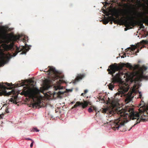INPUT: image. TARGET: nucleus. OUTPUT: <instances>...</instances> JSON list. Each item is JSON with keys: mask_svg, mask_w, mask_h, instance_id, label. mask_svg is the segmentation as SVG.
Here are the masks:
<instances>
[{"mask_svg": "<svg viewBox=\"0 0 148 148\" xmlns=\"http://www.w3.org/2000/svg\"><path fill=\"white\" fill-rule=\"evenodd\" d=\"M139 97L140 98H141L142 97V94L141 93V92H140L139 93Z\"/></svg>", "mask_w": 148, "mask_h": 148, "instance_id": "32", "label": "nucleus"}, {"mask_svg": "<svg viewBox=\"0 0 148 148\" xmlns=\"http://www.w3.org/2000/svg\"><path fill=\"white\" fill-rule=\"evenodd\" d=\"M64 93V92H63L60 91L58 92L57 94L58 96H60L61 95L63 94Z\"/></svg>", "mask_w": 148, "mask_h": 148, "instance_id": "24", "label": "nucleus"}, {"mask_svg": "<svg viewBox=\"0 0 148 148\" xmlns=\"http://www.w3.org/2000/svg\"><path fill=\"white\" fill-rule=\"evenodd\" d=\"M124 6L125 7H128L129 5V3H127L123 4Z\"/></svg>", "mask_w": 148, "mask_h": 148, "instance_id": "27", "label": "nucleus"}, {"mask_svg": "<svg viewBox=\"0 0 148 148\" xmlns=\"http://www.w3.org/2000/svg\"><path fill=\"white\" fill-rule=\"evenodd\" d=\"M122 75V73L121 72L119 71V72L118 73H116L115 77H117L118 79L119 78L120 76Z\"/></svg>", "mask_w": 148, "mask_h": 148, "instance_id": "20", "label": "nucleus"}, {"mask_svg": "<svg viewBox=\"0 0 148 148\" xmlns=\"http://www.w3.org/2000/svg\"><path fill=\"white\" fill-rule=\"evenodd\" d=\"M10 101L11 102H13V103H15L16 104L17 103V102L15 100H14L12 98H11L10 99Z\"/></svg>", "mask_w": 148, "mask_h": 148, "instance_id": "26", "label": "nucleus"}, {"mask_svg": "<svg viewBox=\"0 0 148 148\" xmlns=\"http://www.w3.org/2000/svg\"><path fill=\"white\" fill-rule=\"evenodd\" d=\"M129 88L128 87L121 86L120 88V91H119V92H117L116 94L115 98H116L118 95V96L121 95V97L122 95H125V93L128 91Z\"/></svg>", "mask_w": 148, "mask_h": 148, "instance_id": "11", "label": "nucleus"}, {"mask_svg": "<svg viewBox=\"0 0 148 148\" xmlns=\"http://www.w3.org/2000/svg\"><path fill=\"white\" fill-rule=\"evenodd\" d=\"M48 67L49 69L47 70L46 69L44 71L45 72H48V74L50 76H51V75L53 74L54 75V77H52V80L53 81H55L56 84L60 85L62 83L64 82V81L61 79H63L64 77L63 75H58L56 74V71L55 70V68L52 66H49Z\"/></svg>", "mask_w": 148, "mask_h": 148, "instance_id": "4", "label": "nucleus"}, {"mask_svg": "<svg viewBox=\"0 0 148 148\" xmlns=\"http://www.w3.org/2000/svg\"><path fill=\"white\" fill-rule=\"evenodd\" d=\"M132 93L133 92H128L125 100L126 103H128L132 101V99L133 97V96L132 95Z\"/></svg>", "mask_w": 148, "mask_h": 148, "instance_id": "14", "label": "nucleus"}, {"mask_svg": "<svg viewBox=\"0 0 148 148\" xmlns=\"http://www.w3.org/2000/svg\"><path fill=\"white\" fill-rule=\"evenodd\" d=\"M108 19H105L103 21V23L105 25L108 24L109 22Z\"/></svg>", "mask_w": 148, "mask_h": 148, "instance_id": "21", "label": "nucleus"}, {"mask_svg": "<svg viewBox=\"0 0 148 148\" xmlns=\"http://www.w3.org/2000/svg\"><path fill=\"white\" fill-rule=\"evenodd\" d=\"M23 90L21 93V95H24L25 96H28L34 101V99L36 98V92L34 89L31 90L29 87L26 86L23 87Z\"/></svg>", "mask_w": 148, "mask_h": 148, "instance_id": "6", "label": "nucleus"}, {"mask_svg": "<svg viewBox=\"0 0 148 148\" xmlns=\"http://www.w3.org/2000/svg\"><path fill=\"white\" fill-rule=\"evenodd\" d=\"M25 46H22L21 47L18 48L16 49V51L13 54V56H15L17 54V53L20 51H22V52L20 54H25L27 51H28L30 49V48L28 47L27 48L26 47V44H25Z\"/></svg>", "mask_w": 148, "mask_h": 148, "instance_id": "10", "label": "nucleus"}, {"mask_svg": "<svg viewBox=\"0 0 148 148\" xmlns=\"http://www.w3.org/2000/svg\"><path fill=\"white\" fill-rule=\"evenodd\" d=\"M137 12L138 14L137 16L139 18V20L138 21H135L132 17L128 16L130 21L125 20L124 23L125 27H130V28L131 29V26L134 27L136 25H138L144 28L143 23L148 25V9L144 12H139L137 11Z\"/></svg>", "mask_w": 148, "mask_h": 148, "instance_id": "2", "label": "nucleus"}, {"mask_svg": "<svg viewBox=\"0 0 148 148\" xmlns=\"http://www.w3.org/2000/svg\"><path fill=\"white\" fill-rule=\"evenodd\" d=\"M6 85L9 87L8 88L3 84H0V96L2 95L9 96L12 94H14L15 93V91L13 90H12L11 92H7L6 91V89H11L12 88L11 86L12 85V84L6 83H5Z\"/></svg>", "mask_w": 148, "mask_h": 148, "instance_id": "5", "label": "nucleus"}, {"mask_svg": "<svg viewBox=\"0 0 148 148\" xmlns=\"http://www.w3.org/2000/svg\"><path fill=\"white\" fill-rule=\"evenodd\" d=\"M114 84L111 83L108 85L109 88L110 90H112L114 88Z\"/></svg>", "mask_w": 148, "mask_h": 148, "instance_id": "19", "label": "nucleus"}, {"mask_svg": "<svg viewBox=\"0 0 148 148\" xmlns=\"http://www.w3.org/2000/svg\"><path fill=\"white\" fill-rule=\"evenodd\" d=\"M34 143V141L33 140L32 141V142L31 143L30 145V147H33Z\"/></svg>", "mask_w": 148, "mask_h": 148, "instance_id": "31", "label": "nucleus"}, {"mask_svg": "<svg viewBox=\"0 0 148 148\" xmlns=\"http://www.w3.org/2000/svg\"><path fill=\"white\" fill-rule=\"evenodd\" d=\"M91 108V107L89 108L88 110V111L89 112H91L93 111V110Z\"/></svg>", "mask_w": 148, "mask_h": 148, "instance_id": "28", "label": "nucleus"}, {"mask_svg": "<svg viewBox=\"0 0 148 148\" xmlns=\"http://www.w3.org/2000/svg\"><path fill=\"white\" fill-rule=\"evenodd\" d=\"M12 56L10 55L8 56L3 53L0 52V65L1 64H4L8 62Z\"/></svg>", "mask_w": 148, "mask_h": 148, "instance_id": "9", "label": "nucleus"}, {"mask_svg": "<svg viewBox=\"0 0 148 148\" xmlns=\"http://www.w3.org/2000/svg\"><path fill=\"white\" fill-rule=\"evenodd\" d=\"M38 103H35L33 104V108H36L37 106H38Z\"/></svg>", "mask_w": 148, "mask_h": 148, "instance_id": "22", "label": "nucleus"}, {"mask_svg": "<svg viewBox=\"0 0 148 148\" xmlns=\"http://www.w3.org/2000/svg\"><path fill=\"white\" fill-rule=\"evenodd\" d=\"M35 131L38 132L39 131V130H38L37 129L36 127L34 128L33 130V131L34 132Z\"/></svg>", "mask_w": 148, "mask_h": 148, "instance_id": "30", "label": "nucleus"}, {"mask_svg": "<svg viewBox=\"0 0 148 148\" xmlns=\"http://www.w3.org/2000/svg\"><path fill=\"white\" fill-rule=\"evenodd\" d=\"M45 83L43 88L44 90H47L50 87V86L49 85V82L47 79L45 80Z\"/></svg>", "mask_w": 148, "mask_h": 148, "instance_id": "15", "label": "nucleus"}, {"mask_svg": "<svg viewBox=\"0 0 148 148\" xmlns=\"http://www.w3.org/2000/svg\"><path fill=\"white\" fill-rule=\"evenodd\" d=\"M147 68L144 65L142 66L141 67L139 66V68L137 69L139 70L136 72V75L137 76L138 80L141 81L143 79H147L148 78L147 76H145L143 75V71L147 70Z\"/></svg>", "mask_w": 148, "mask_h": 148, "instance_id": "7", "label": "nucleus"}, {"mask_svg": "<svg viewBox=\"0 0 148 148\" xmlns=\"http://www.w3.org/2000/svg\"><path fill=\"white\" fill-rule=\"evenodd\" d=\"M117 17H118L119 16V15L118 14H117Z\"/></svg>", "mask_w": 148, "mask_h": 148, "instance_id": "44", "label": "nucleus"}, {"mask_svg": "<svg viewBox=\"0 0 148 148\" xmlns=\"http://www.w3.org/2000/svg\"><path fill=\"white\" fill-rule=\"evenodd\" d=\"M88 105V102L86 101H84V103L77 101L72 108H76L77 107L80 106H82L83 108H84L87 106Z\"/></svg>", "mask_w": 148, "mask_h": 148, "instance_id": "12", "label": "nucleus"}, {"mask_svg": "<svg viewBox=\"0 0 148 148\" xmlns=\"http://www.w3.org/2000/svg\"><path fill=\"white\" fill-rule=\"evenodd\" d=\"M123 1H127V0H122Z\"/></svg>", "mask_w": 148, "mask_h": 148, "instance_id": "40", "label": "nucleus"}, {"mask_svg": "<svg viewBox=\"0 0 148 148\" xmlns=\"http://www.w3.org/2000/svg\"><path fill=\"white\" fill-rule=\"evenodd\" d=\"M5 111H6V112H8V109H6V110H5Z\"/></svg>", "mask_w": 148, "mask_h": 148, "instance_id": "38", "label": "nucleus"}, {"mask_svg": "<svg viewBox=\"0 0 148 148\" xmlns=\"http://www.w3.org/2000/svg\"><path fill=\"white\" fill-rule=\"evenodd\" d=\"M91 107L93 108V110L95 111V112H96L97 111V108L94 106H92Z\"/></svg>", "mask_w": 148, "mask_h": 148, "instance_id": "29", "label": "nucleus"}, {"mask_svg": "<svg viewBox=\"0 0 148 148\" xmlns=\"http://www.w3.org/2000/svg\"><path fill=\"white\" fill-rule=\"evenodd\" d=\"M84 77L85 75L83 74L78 75L75 79V81L78 82L79 80H81Z\"/></svg>", "mask_w": 148, "mask_h": 148, "instance_id": "16", "label": "nucleus"}, {"mask_svg": "<svg viewBox=\"0 0 148 148\" xmlns=\"http://www.w3.org/2000/svg\"><path fill=\"white\" fill-rule=\"evenodd\" d=\"M75 103V102L74 101H73L71 103V104H73L74 103Z\"/></svg>", "mask_w": 148, "mask_h": 148, "instance_id": "39", "label": "nucleus"}, {"mask_svg": "<svg viewBox=\"0 0 148 148\" xmlns=\"http://www.w3.org/2000/svg\"><path fill=\"white\" fill-rule=\"evenodd\" d=\"M88 92V90H85L84 91V94H85Z\"/></svg>", "mask_w": 148, "mask_h": 148, "instance_id": "34", "label": "nucleus"}, {"mask_svg": "<svg viewBox=\"0 0 148 148\" xmlns=\"http://www.w3.org/2000/svg\"><path fill=\"white\" fill-rule=\"evenodd\" d=\"M113 19L114 20H115V18H114V17H113Z\"/></svg>", "mask_w": 148, "mask_h": 148, "instance_id": "46", "label": "nucleus"}, {"mask_svg": "<svg viewBox=\"0 0 148 148\" xmlns=\"http://www.w3.org/2000/svg\"><path fill=\"white\" fill-rule=\"evenodd\" d=\"M121 58H124V57L123 56H121Z\"/></svg>", "mask_w": 148, "mask_h": 148, "instance_id": "47", "label": "nucleus"}, {"mask_svg": "<svg viewBox=\"0 0 148 148\" xmlns=\"http://www.w3.org/2000/svg\"><path fill=\"white\" fill-rule=\"evenodd\" d=\"M148 36V32H147V33L146 34V36Z\"/></svg>", "mask_w": 148, "mask_h": 148, "instance_id": "42", "label": "nucleus"}, {"mask_svg": "<svg viewBox=\"0 0 148 148\" xmlns=\"http://www.w3.org/2000/svg\"><path fill=\"white\" fill-rule=\"evenodd\" d=\"M127 30V29H126V28H125V31H126V30Z\"/></svg>", "mask_w": 148, "mask_h": 148, "instance_id": "45", "label": "nucleus"}, {"mask_svg": "<svg viewBox=\"0 0 148 148\" xmlns=\"http://www.w3.org/2000/svg\"><path fill=\"white\" fill-rule=\"evenodd\" d=\"M84 93H82V94H81V95L82 96H84Z\"/></svg>", "mask_w": 148, "mask_h": 148, "instance_id": "41", "label": "nucleus"}, {"mask_svg": "<svg viewBox=\"0 0 148 148\" xmlns=\"http://www.w3.org/2000/svg\"><path fill=\"white\" fill-rule=\"evenodd\" d=\"M139 46V44H137L136 45H133L131 47H129L128 49L131 50L133 51H134Z\"/></svg>", "mask_w": 148, "mask_h": 148, "instance_id": "17", "label": "nucleus"}, {"mask_svg": "<svg viewBox=\"0 0 148 148\" xmlns=\"http://www.w3.org/2000/svg\"><path fill=\"white\" fill-rule=\"evenodd\" d=\"M139 113L134 112L133 108H130L126 110L121 109H117V112L119 115L118 119L115 120L114 124V126L112 127L113 130L118 129L121 126L123 125L125 123L130 119H137L136 123L131 127L130 130L136 124L140 123L142 120L145 121L148 120V102L145 108L141 107L139 109Z\"/></svg>", "mask_w": 148, "mask_h": 148, "instance_id": "1", "label": "nucleus"}, {"mask_svg": "<svg viewBox=\"0 0 148 148\" xmlns=\"http://www.w3.org/2000/svg\"><path fill=\"white\" fill-rule=\"evenodd\" d=\"M121 67L120 66H118L117 64L114 63V64L110 65L107 70L108 72V73L112 75V77L114 76L113 74L116 71H118L121 68Z\"/></svg>", "mask_w": 148, "mask_h": 148, "instance_id": "8", "label": "nucleus"}, {"mask_svg": "<svg viewBox=\"0 0 148 148\" xmlns=\"http://www.w3.org/2000/svg\"><path fill=\"white\" fill-rule=\"evenodd\" d=\"M27 38L26 37H25L24 38L22 39V41L25 43H26L27 40Z\"/></svg>", "mask_w": 148, "mask_h": 148, "instance_id": "23", "label": "nucleus"}, {"mask_svg": "<svg viewBox=\"0 0 148 148\" xmlns=\"http://www.w3.org/2000/svg\"><path fill=\"white\" fill-rule=\"evenodd\" d=\"M25 139L26 140H31L32 141H33V140L32 139L29 138H25Z\"/></svg>", "mask_w": 148, "mask_h": 148, "instance_id": "33", "label": "nucleus"}, {"mask_svg": "<svg viewBox=\"0 0 148 148\" xmlns=\"http://www.w3.org/2000/svg\"><path fill=\"white\" fill-rule=\"evenodd\" d=\"M118 78L116 77H114L112 78V83L114 84L115 83H116L118 82Z\"/></svg>", "mask_w": 148, "mask_h": 148, "instance_id": "18", "label": "nucleus"}, {"mask_svg": "<svg viewBox=\"0 0 148 148\" xmlns=\"http://www.w3.org/2000/svg\"><path fill=\"white\" fill-rule=\"evenodd\" d=\"M112 104L113 105L114 104V103H115V102L114 101V100H113L112 101Z\"/></svg>", "mask_w": 148, "mask_h": 148, "instance_id": "35", "label": "nucleus"}, {"mask_svg": "<svg viewBox=\"0 0 148 148\" xmlns=\"http://www.w3.org/2000/svg\"><path fill=\"white\" fill-rule=\"evenodd\" d=\"M139 49L138 50L136 51V53H138L139 52Z\"/></svg>", "mask_w": 148, "mask_h": 148, "instance_id": "36", "label": "nucleus"}, {"mask_svg": "<svg viewBox=\"0 0 148 148\" xmlns=\"http://www.w3.org/2000/svg\"><path fill=\"white\" fill-rule=\"evenodd\" d=\"M103 111L104 112H106V110L105 109H104L103 110Z\"/></svg>", "mask_w": 148, "mask_h": 148, "instance_id": "37", "label": "nucleus"}, {"mask_svg": "<svg viewBox=\"0 0 148 148\" xmlns=\"http://www.w3.org/2000/svg\"><path fill=\"white\" fill-rule=\"evenodd\" d=\"M123 66L127 68H129L130 69L135 70H137L139 68V64L134 65V66H132L131 64L127 63L123 64Z\"/></svg>", "mask_w": 148, "mask_h": 148, "instance_id": "13", "label": "nucleus"}, {"mask_svg": "<svg viewBox=\"0 0 148 148\" xmlns=\"http://www.w3.org/2000/svg\"><path fill=\"white\" fill-rule=\"evenodd\" d=\"M110 24H112V21H111V22H110Z\"/></svg>", "mask_w": 148, "mask_h": 148, "instance_id": "43", "label": "nucleus"}, {"mask_svg": "<svg viewBox=\"0 0 148 148\" xmlns=\"http://www.w3.org/2000/svg\"><path fill=\"white\" fill-rule=\"evenodd\" d=\"M21 36L19 35H14L11 34H6L4 33L3 35L1 37L0 36V44L3 42L6 44H3L2 45L3 48L5 50L8 51L11 50L12 47V44H11L7 45L10 42H14L20 40Z\"/></svg>", "mask_w": 148, "mask_h": 148, "instance_id": "3", "label": "nucleus"}, {"mask_svg": "<svg viewBox=\"0 0 148 148\" xmlns=\"http://www.w3.org/2000/svg\"><path fill=\"white\" fill-rule=\"evenodd\" d=\"M141 42L143 44H147V41L143 40L141 41Z\"/></svg>", "mask_w": 148, "mask_h": 148, "instance_id": "25", "label": "nucleus"}]
</instances>
